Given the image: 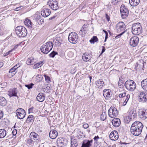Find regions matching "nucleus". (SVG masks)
<instances>
[{
  "instance_id": "1",
  "label": "nucleus",
  "mask_w": 147,
  "mask_h": 147,
  "mask_svg": "<svg viewBox=\"0 0 147 147\" xmlns=\"http://www.w3.org/2000/svg\"><path fill=\"white\" fill-rule=\"evenodd\" d=\"M143 126L141 122L135 121L132 124L130 128V131L132 135L138 136L141 134Z\"/></svg>"
},
{
  "instance_id": "2",
  "label": "nucleus",
  "mask_w": 147,
  "mask_h": 147,
  "mask_svg": "<svg viewBox=\"0 0 147 147\" xmlns=\"http://www.w3.org/2000/svg\"><path fill=\"white\" fill-rule=\"evenodd\" d=\"M131 29L132 33L134 35H138L141 34L142 31L141 25L139 23L133 24Z\"/></svg>"
},
{
  "instance_id": "3",
  "label": "nucleus",
  "mask_w": 147,
  "mask_h": 147,
  "mask_svg": "<svg viewBox=\"0 0 147 147\" xmlns=\"http://www.w3.org/2000/svg\"><path fill=\"white\" fill-rule=\"evenodd\" d=\"M125 88L128 91L133 92L136 88V84L135 82L132 80H128L125 83Z\"/></svg>"
},
{
  "instance_id": "4",
  "label": "nucleus",
  "mask_w": 147,
  "mask_h": 147,
  "mask_svg": "<svg viewBox=\"0 0 147 147\" xmlns=\"http://www.w3.org/2000/svg\"><path fill=\"white\" fill-rule=\"evenodd\" d=\"M16 32L17 35L20 37H25L27 34L26 29L22 26H17L16 28Z\"/></svg>"
},
{
  "instance_id": "5",
  "label": "nucleus",
  "mask_w": 147,
  "mask_h": 147,
  "mask_svg": "<svg viewBox=\"0 0 147 147\" xmlns=\"http://www.w3.org/2000/svg\"><path fill=\"white\" fill-rule=\"evenodd\" d=\"M78 37V35L75 32H72L69 34L68 39L70 42L75 44L77 42Z\"/></svg>"
},
{
  "instance_id": "6",
  "label": "nucleus",
  "mask_w": 147,
  "mask_h": 147,
  "mask_svg": "<svg viewBox=\"0 0 147 147\" xmlns=\"http://www.w3.org/2000/svg\"><path fill=\"white\" fill-rule=\"evenodd\" d=\"M120 11L121 17L123 19L125 18L128 15V10L123 5H121L120 8Z\"/></svg>"
},
{
  "instance_id": "7",
  "label": "nucleus",
  "mask_w": 147,
  "mask_h": 147,
  "mask_svg": "<svg viewBox=\"0 0 147 147\" xmlns=\"http://www.w3.org/2000/svg\"><path fill=\"white\" fill-rule=\"evenodd\" d=\"M108 115L111 118L115 117L118 115L117 110L115 107H111L109 110Z\"/></svg>"
},
{
  "instance_id": "8",
  "label": "nucleus",
  "mask_w": 147,
  "mask_h": 147,
  "mask_svg": "<svg viewBox=\"0 0 147 147\" xmlns=\"http://www.w3.org/2000/svg\"><path fill=\"white\" fill-rule=\"evenodd\" d=\"M138 99L140 102H145L147 100V93L140 92L138 96Z\"/></svg>"
},
{
  "instance_id": "9",
  "label": "nucleus",
  "mask_w": 147,
  "mask_h": 147,
  "mask_svg": "<svg viewBox=\"0 0 147 147\" xmlns=\"http://www.w3.org/2000/svg\"><path fill=\"white\" fill-rule=\"evenodd\" d=\"M48 4L51 8L54 10H57L59 8L58 2L56 0H50L48 2Z\"/></svg>"
},
{
  "instance_id": "10",
  "label": "nucleus",
  "mask_w": 147,
  "mask_h": 147,
  "mask_svg": "<svg viewBox=\"0 0 147 147\" xmlns=\"http://www.w3.org/2000/svg\"><path fill=\"white\" fill-rule=\"evenodd\" d=\"M16 114L18 118L20 119L24 118L26 115L25 110L22 108H19L16 111Z\"/></svg>"
},
{
  "instance_id": "11",
  "label": "nucleus",
  "mask_w": 147,
  "mask_h": 147,
  "mask_svg": "<svg viewBox=\"0 0 147 147\" xmlns=\"http://www.w3.org/2000/svg\"><path fill=\"white\" fill-rule=\"evenodd\" d=\"M116 29L118 32H125L126 29L124 23L123 22H120L117 24Z\"/></svg>"
},
{
  "instance_id": "12",
  "label": "nucleus",
  "mask_w": 147,
  "mask_h": 147,
  "mask_svg": "<svg viewBox=\"0 0 147 147\" xmlns=\"http://www.w3.org/2000/svg\"><path fill=\"white\" fill-rule=\"evenodd\" d=\"M138 38L137 36H134L130 38L129 40V44L132 47H135L138 45Z\"/></svg>"
},
{
  "instance_id": "13",
  "label": "nucleus",
  "mask_w": 147,
  "mask_h": 147,
  "mask_svg": "<svg viewBox=\"0 0 147 147\" xmlns=\"http://www.w3.org/2000/svg\"><path fill=\"white\" fill-rule=\"evenodd\" d=\"M126 93L125 92H124L123 93H121L119 94V96L120 98H123V100H124V102L123 103V106H125L127 102L129 100L130 98V95L129 94H127L126 96Z\"/></svg>"
},
{
  "instance_id": "14",
  "label": "nucleus",
  "mask_w": 147,
  "mask_h": 147,
  "mask_svg": "<svg viewBox=\"0 0 147 147\" xmlns=\"http://www.w3.org/2000/svg\"><path fill=\"white\" fill-rule=\"evenodd\" d=\"M29 137L34 140V142L38 143L40 140L39 135L34 132H31L30 134Z\"/></svg>"
},
{
  "instance_id": "15",
  "label": "nucleus",
  "mask_w": 147,
  "mask_h": 147,
  "mask_svg": "<svg viewBox=\"0 0 147 147\" xmlns=\"http://www.w3.org/2000/svg\"><path fill=\"white\" fill-rule=\"evenodd\" d=\"M96 89L97 91H99L105 85L104 81L102 79L98 80L96 82Z\"/></svg>"
},
{
  "instance_id": "16",
  "label": "nucleus",
  "mask_w": 147,
  "mask_h": 147,
  "mask_svg": "<svg viewBox=\"0 0 147 147\" xmlns=\"http://www.w3.org/2000/svg\"><path fill=\"white\" fill-rule=\"evenodd\" d=\"M103 95L106 99L109 100L111 97L112 93L110 89H105L103 92Z\"/></svg>"
},
{
  "instance_id": "17",
  "label": "nucleus",
  "mask_w": 147,
  "mask_h": 147,
  "mask_svg": "<svg viewBox=\"0 0 147 147\" xmlns=\"http://www.w3.org/2000/svg\"><path fill=\"white\" fill-rule=\"evenodd\" d=\"M93 142V140H85L82 142L81 147H91L92 146Z\"/></svg>"
},
{
  "instance_id": "18",
  "label": "nucleus",
  "mask_w": 147,
  "mask_h": 147,
  "mask_svg": "<svg viewBox=\"0 0 147 147\" xmlns=\"http://www.w3.org/2000/svg\"><path fill=\"white\" fill-rule=\"evenodd\" d=\"M109 137L111 140L115 141L117 140L119 138L117 132L116 131H113L110 133Z\"/></svg>"
},
{
  "instance_id": "19",
  "label": "nucleus",
  "mask_w": 147,
  "mask_h": 147,
  "mask_svg": "<svg viewBox=\"0 0 147 147\" xmlns=\"http://www.w3.org/2000/svg\"><path fill=\"white\" fill-rule=\"evenodd\" d=\"M17 90L16 88H13L10 89L8 92V95L11 97L13 96H16L17 93Z\"/></svg>"
},
{
  "instance_id": "20",
  "label": "nucleus",
  "mask_w": 147,
  "mask_h": 147,
  "mask_svg": "<svg viewBox=\"0 0 147 147\" xmlns=\"http://www.w3.org/2000/svg\"><path fill=\"white\" fill-rule=\"evenodd\" d=\"M112 123L114 126L117 127L120 125L121 121L119 119L117 118H115L113 119Z\"/></svg>"
},
{
  "instance_id": "21",
  "label": "nucleus",
  "mask_w": 147,
  "mask_h": 147,
  "mask_svg": "<svg viewBox=\"0 0 147 147\" xmlns=\"http://www.w3.org/2000/svg\"><path fill=\"white\" fill-rule=\"evenodd\" d=\"M51 12V11L49 9H43L41 11V14L43 17H46L50 15Z\"/></svg>"
},
{
  "instance_id": "22",
  "label": "nucleus",
  "mask_w": 147,
  "mask_h": 147,
  "mask_svg": "<svg viewBox=\"0 0 147 147\" xmlns=\"http://www.w3.org/2000/svg\"><path fill=\"white\" fill-rule=\"evenodd\" d=\"M45 97V95L44 93L40 92L37 95L36 99L39 102H42L44 100Z\"/></svg>"
},
{
  "instance_id": "23",
  "label": "nucleus",
  "mask_w": 147,
  "mask_h": 147,
  "mask_svg": "<svg viewBox=\"0 0 147 147\" xmlns=\"http://www.w3.org/2000/svg\"><path fill=\"white\" fill-rule=\"evenodd\" d=\"M139 117L144 120L147 118V110L140 111L139 114Z\"/></svg>"
},
{
  "instance_id": "24",
  "label": "nucleus",
  "mask_w": 147,
  "mask_h": 147,
  "mask_svg": "<svg viewBox=\"0 0 147 147\" xmlns=\"http://www.w3.org/2000/svg\"><path fill=\"white\" fill-rule=\"evenodd\" d=\"M58 133L55 130H51L49 132V135L50 138L52 139H55L58 135Z\"/></svg>"
},
{
  "instance_id": "25",
  "label": "nucleus",
  "mask_w": 147,
  "mask_h": 147,
  "mask_svg": "<svg viewBox=\"0 0 147 147\" xmlns=\"http://www.w3.org/2000/svg\"><path fill=\"white\" fill-rule=\"evenodd\" d=\"M136 116V112L134 110H132L129 111L128 117L131 119H134Z\"/></svg>"
},
{
  "instance_id": "26",
  "label": "nucleus",
  "mask_w": 147,
  "mask_h": 147,
  "mask_svg": "<svg viewBox=\"0 0 147 147\" xmlns=\"http://www.w3.org/2000/svg\"><path fill=\"white\" fill-rule=\"evenodd\" d=\"M91 57L90 55L87 53H85L82 55V58L84 61H88L91 59Z\"/></svg>"
},
{
  "instance_id": "27",
  "label": "nucleus",
  "mask_w": 147,
  "mask_h": 147,
  "mask_svg": "<svg viewBox=\"0 0 147 147\" xmlns=\"http://www.w3.org/2000/svg\"><path fill=\"white\" fill-rule=\"evenodd\" d=\"M78 145L77 140L74 139V137L71 138V147H76Z\"/></svg>"
},
{
  "instance_id": "28",
  "label": "nucleus",
  "mask_w": 147,
  "mask_h": 147,
  "mask_svg": "<svg viewBox=\"0 0 147 147\" xmlns=\"http://www.w3.org/2000/svg\"><path fill=\"white\" fill-rule=\"evenodd\" d=\"M40 50L42 53L45 54H47L50 51V50L45 45H44L41 47Z\"/></svg>"
},
{
  "instance_id": "29",
  "label": "nucleus",
  "mask_w": 147,
  "mask_h": 147,
  "mask_svg": "<svg viewBox=\"0 0 147 147\" xmlns=\"http://www.w3.org/2000/svg\"><path fill=\"white\" fill-rule=\"evenodd\" d=\"M141 84L142 88L144 90L147 91V78L142 81Z\"/></svg>"
},
{
  "instance_id": "30",
  "label": "nucleus",
  "mask_w": 147,
  "mask_h": 147,
  "mask_svg": "<svg viewBox=\"0 0 147 147\" xmlns=\"http://www.w3.org/2000/svg\"><path fill=\"white\" fill-rule=\"evenodd\" d=\"M140 0H129V2L131 6H136L137 5L140 3Z\"/></svg>"
},
{
  "instance_id": "31",
  "label": "nucleus",
  "mask_w": 147,
  "mask_h": 147,
  "mask_svg": "<svg viewBox=\"0 0 147 147\" xmlns=\"http://www.w3.org/2000/svg\"><path fill=\"white\" fill-rule=\"evenodd\" d=\"M24 23L25 25L28 27L31 28L32 27V23L30 20L28 18H26L24 21Z\"/></svg>"
},
{
  "instance_id": "32",
  "label": "nucleus",
  "mask_w": 147,
  "mask_h": 147,
  "mask_svg": "<svg viewBox=\"0 0 147 147\" xmlns=\"http://www.w3.org/2000/svg\"><path fill=\"white\" fill-rule=\"evenodd\" d=\"M6 135V130L4 129H0V138H4Z\"/></svg>"
},
{
  "instance_id": "33",
  "label": "nucleus",
  "mask_w": 147,
  "mask_h": 147,
  "mask_svg": "<svg viewBox=\"0 0 147 147\" xmlns=\"http://www.w3.org/2000/svg\"><path fill=\"white\" fill-rule=\"evenodd\" d=\"M7 104L6 99L3 97H0V105L2 106H5Z\"/></svg>"
},
{
  "instance_id": "34",
  "label": "nucleus",
  "mask_w": 147,
  "mask_h": 147,
  "mask_svg": "<svg viewBox=\"0 0 147 147\" xmlns=\"http://www.w3.org/2000/svg\"><path fill=\"white\" fill-rule=\"evenodd\" d=\"M57 146L58 147H65L66 144L63 140H59L57 141Z\"/></svg>"
},
{
  "instance_id": "35",
  "label": "nucleus",
  "mask_w": 147,
  "mask_h": 147,
  "mask_svg": "<svg viewBox=\"0 0 147 147\" xmlns=\"http://www.w3.org/2000/svg\"><path fill=\"white\" fill-rule=\"evenodd\" d=\"M45 45H45L47 47V48L48 49H49L51 51L53 47V43L51 42H47L46 44Z\"/></svg>"
},
{
  "instance_id": "36",
  "label": "nucleus",
  "mask_w": 147,
  "mask_h": 147,
  "mask_svg": "<svg viewBox=\"0 0 147 147\" xmlns=\"http://www.w3.org/2000/svg\"><path fill=\"white\" fill-rule=\"evenodd\" d=\"M34 63V59L32 57L28 58L26 61V63L29 65H33Z\"/></svg>"
},
{
  "instance_id": "37",
  "label": "nucleus",
  "mask_w": 147,
  "mask_h": 147,
  "mask_svg": "<svg viewBox=\"0 0 147 147\" xmlns=\"http://www.w3.org/2000/svg\"><path fill=\"white\" fill-rule=\"evenodd\" d=\"M43 65V62L42 61L39 62L38 63L35 64L33 66V68L36 69L40 67L41 66Z\"/></svg>"
},
{
  "instance_id": "38",
  "label": "nucleus",
  "mask_w": 147,
  "mask_h": 147,
  "mask_svg": "<svg viewBox=\"0 0 147 147\" xmlns=\"http://www.w3.org/2000/svg\"><path fill=\"white\" fill-rule=\"evenodd\" d=\"M34 142V141L30 137L26 140V143L28 145L32 146L33 145Z\"/></svg>"
},
{
  "instance_id": "39",
  "label": "nucleus",
  "mask_w": 147,
  "mask_h": 147,
  "mask_svg": "<svg viewBox=\"0 0 147 147\" xmlns=\"http://www.w3.org/2000/svg\"><path fill=\"white\" fill-rule=\"evenodd\" d=\"M34 120V119L33 116L32 115H29L27 118L26 121L28 123H29L30 122H33Z\"/></svg>"
},
{
  "instance_id": "40",
  "label": "nucleus",
  "mask_w": 147,
  "mask_h": 147,
  "mask_svg": "<svg viewBox=\"0 0 147 147\" xmlns=\"http://www.w3.org/2000/svg\"><path fill=\"white\" fill-rule=\"evenodd\" d=\"M98 40V39L96 36H93L90 40V42L91 43H94L95 42H97Z\"/></svg>"
},
{
  "instance_id": "41",
  "label": "nucleus",
  "mask_w": 147,
  "mask_h": 147,
  "mask_svg": "<svg viewBox=\"0 0 147 147\" xmlns=\"http://www.w3.org/2000/svg\"><path fill=\"white\" fill-rule=\"evenodd\" d=\"M107 115L105 112H102L100 117V119L102 121L105 120L106 118Z\"/></svg>"
},
{
  "instance_id": "42",
  "label": "nucleus",
  "mask_w": 147,
  "mask_h": 147,
  "mask_svg": "<svg viewBox=\"0 0 147 147\" xmlns=\"http://www.w3.org/2000/svg\"><path fill=\"white\" fill-rule=\"evenodd\" d=\"M53 41L56 46H59L61 45V43L59 41L58 38L54 39Z\"/></svg>"
},
{
  "instance_id": "43",
  "label": "nucleus",
  "mask_w": 147,
  "mask_h": 147,
  "mask_svg": "<svg viewBox=\"0 0 147 147\" xmlns=\"http://www.w3.org/2000/svg\"><path fill=\"white\" fill-rule=\"evenodd\" d=\"M93 139L94 140L95 143L96 144H98L99 143H100V141L101 138H100L98 136H95Z\"/></svg>"
},
{
  "instance_id": "44",
  "label": "nucleus",
  "mask_w": 147,
  "mask_h": 147,
  "mask_svg": "<svg viewBox=\"0 0 147 147\" xmlns=\"http://www.w3.org/2000/svg\"><path fill=\"white\" fill-rule=\"evenodd\" d=\"M42 78V76L41 75H38L36 77V80L37 82L41 81Z\"/></svg>"
},
{
  "instance_id": "45",
  "label": "nucleus",
  "mask_w": 147,
  "mask_h": 147,
  "mask_svg": "<svg viewBox=\"0 0 147 147\" xmlns=\"http://www.w3.org/2000/svg\"><path fill=\"white\" fill-rule=\"evenodd\" d=\"M57 54H58V53L57 52L53 51L49 55V56L50 57L53 58L55 55Z\"/></svg>"
},
{
  "instance_id": "46",
  "label": "nucleus",
  "mask_w": 147,
  "mask_h": 147,
  "mask_svg": "<svg viewBox=\"0 0 147 147\" xmlns=\"http://www.w3.org/2000/svg\"><path fill=\"white\" fill-rule=\"evenodd\" d=\"M44 76L45 78V80L48 82L49 83V82H51L50 78L47 75L45 74Z\"/></svg>"
},
{
  "instance_id": "47",
  "label": "nucleus",
  "mask_w": 147,
  "mask_h": 147,
  "mask_svg": "<svg viewBox=\"0 0 147 147\" xmlns=\"http://www.w3.org/2000/svg\"><path fill=\"white\" fill-rule=\"evenodd\" d=\"M121 0H112L111 3L114 5H116L117 3L121 1Z\"/></svg>"
},
{
  "instance_id": "48",
  "label": "nucleus",
  "mask_w": 147,
  "mask_h": 147,
  "mask_svg": "<svg viewBox=\"0 0 147 147\" xmlns=\"http://www.w3.org/2000/svg\"><path fill=\"white\" fill-rule=\"evenodd\" d=\"M67 55L69 57H71L73 56L74 54L73 52L70 51L68 52Z\"/></svg>"
},
{
  "instance_id": "49",
  "label": "nucleus",
  "mask_w": 147,
  "mask_h": 147,
  "mask_svg": "<svg viewBox=\"0 0 147 147\" xmlns=\"http://www.w3.org/2000/svg\"><path fill=\"white\" fill-rule=\"evenodd\" d=\"M124 82L123 79L121 78H120L118 82V85L120 86L122 84H123Z\"/></svg>"
},
{
  "instance_id": "50",
  "label": "nucleus",
  "mask_w": 147,
  "mask_h": 147,
  "mask_svg": "<svg viewBox=\"0 0 147 147\" xmlns=\"http://www.w3.org/2000/svg\"><path fill=\"white\" fill-rule=\"evenodd\" d=\"M34 85V84H33L30 83L29 84L26 85L25 86L27 87L28 89H30L32 87V86Z\"/></svg>"
},
{
  "instance_id": "51",
  "label": "nucleus",
  "mask_w": 147,
  "mask_h": 147,
  "mask_svg": "<svg viewBox=\"0 0 147 147\" xmlns=\"http://www.w3.org/2000/svg\"><path fill=\"white\" fill-rule=\"evenodd\" d=\"M16 69L15 68V67H13L12 68L10 69L9 70V73H13L15 72Z\"/></svg>"
},
{
  "instance_id": "52",
  "label": "nucleus",
  "mask_w": 147,
  "mask_h": 147,
  "mask_svg": "<svg viewBox=\"0 0 147 147\" xmlns=\"http://www.w3.org/2000/svg\"><path fill=\"white\" fill-rule=\"evenodd\" d=\"M3 113L2 111L0 110V119L3 118Z\"/></svg>"
},
{
  "instance_id": "53",
  "label": "nucleus",
  "mask_w": 147,
  "mask_h": 147,
  "mask_svg": "<svg viewBox=\"0 0 147 147\" xmlns=\"http://www.w3.org/2000/svg\"><path fill=\"white\" fill-rule=\"evenodd\" d=\"M124 33V32L123 31V32H122L120 34H119L118 35H117L116 36L115 38H119L121 36V35H122Z\"/></svg>"
},
{
  "instance_id": "54",
  "label": "nucleus",
  "mask_w": 147,
  "mask_h": 147,
  "mask_svg": "<svg viewBox=\"0 0 147 147\" xmlns=\"http://www.w3.org/2000/svg\"><path fill=\"white\" fill-rule=\"evenodd\" d=\"M12 133L13 136H16L17 134V130L16 129H14L12 131Z\"/></svg>"
},
{
  "instance_id": "55",
  "label": "nucleus",
  "mask_w": 147,
  "mask_h": 147,
  "mask_svg": "<svg viewBox=\"0 0 147 147\" xmlns=\"http://www.w3.org/2000/svg\"><path fill=\"white\" fill-rule=\"evenodd\" d=\"M83 28H81V30H80V34L84 35V34H85V33H84V32H83Z\"/></svg>"
},
{
  "instance_id": "56",
  "label": "nucleus",
  "mask_w": 147,
  "mask_h": 147,
  "mask_svg": "<svg viewBox=\"0 0 147 147\" xmlns=\"http://www.w3.org/2000/svg\"><path fill=\"white\" fill-rule=\"evenodd\" d=\"M105 17L107 21L109 22L110 20V17L107 14H106Z\"/></svg>"
},
{
  "instance_id": "57",
  "label": "nucleus",
  "mask_w": 147,
  "mask_h": 147,
  "mask_svg": "<svg viewBox=\"0 0 147 147\" xmlns=\"http://www.w3.org/2000/svg\"><path fill=\"white\" fill-rule=\"evenodd\" d=\"M33 110V108L32 107L29 109H28V113H32Z\"/></svg>"
},
{
  "instance_id": "58",
  "label": "nucleus",
  "mask_w": 147,
  "mask_h": 147,
  "mask_svg": "<svg viewBox=\"0 0 147 147\" xmlns=\"http://www.w3.org/2000/svg\"><path fill=\"white\" fill-rule=\"evenodd\" d=\"M83 127L85 129L88 128L89 127V125L87 124H85L83 125Z\"/></svg>"
},
{
  "instance_id": "59",
  "label": "nucleus",
  "mask_w": 147,
  "mask_h": 147,
  "mask_svg": "<svg viewBox=\"0 0 147 147\" xmlns=\"http://www.w3.org/2000/svg\"><path fill=\"white\" fill-rule=\"evenodd\" d=\"M19 46V45L18 44H17L16 45H15L13 48L12 49H11V50L12 51H13V50H15L18 47V46Z\"/></svg>"
},
{
  "instance_id": "60",
  "label": "nucleus",
  "mask_w": 147,
  "mask_h": 147,
  "mask_svg": "<svg viewBox=\"0 0 147 147\" xmlns=\"http://www.w3.org/2000/svg\"><path fill=\"white\" fill-rule=\"evenodd\" d=\"M20 65H19V64H17L15 65L13 67H15V68L16 69H17L19 67H20Z\"/></svg>"
},
{
  "instance_id": "61",
  "label": "nucleus",
  "mask_w": 147,
  "mask_h": 147,
  "mask_svg": "<svg viewBox=\"0 0 147 147\" xmlns=\"http://www.w3.org/2000/svg\"><path fill=\"white\" fill-rule=\"evenodd\" d=\"M56 18V16H53L51 17V18H50L49 19V20H53V19H55Z\"/></svg>"
},
{
  "instance_id": "62",
  "label": "nucleus",
  "mask_w": 147,
  "mask_h": 147,
  "mask_svg": "<svg viewBox=\"0 0 147 147\" xmlns=\"http://www.w3.org/2000/svg\"><path fill=\"white\" fill-rule=\"evenodd\" d=\"M108 33H107V34L106 33V34H105V42L106 41L107 39L108 38Z\"/></svg>"
},
{
  "instance_id": "63",
  "label": "nucleus",
  "mask_w": 147,
  "mask_h": 147,
  "mask_svg": "<svg viewBox=\"0 0 147 147\" xmlns=\"http://www.w3.org/2000/svg\"><path fill=\"white\" fill-rule=\"evenodd\" d=\"M105 47L104 46H102V51L101 53H103L105 51Z\"/></svg>"
},
{
  "instance_id": "64",
  "label": "nucleus",
  "mask_w": 147,
  "mask_h": 147,
  "mask_svg": "<svg viewBox=\"0 0 147 147\" xmlns=\"http://www.w3.org/2000/svg\"><path fill=\"white\" fill-rule=\"evenodd\" d=\"M11 52H12V51L10 50V51H8V52H7L6 54V55H8Z\"/></svg>"
}]
</instances>
